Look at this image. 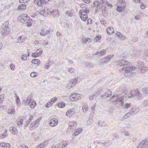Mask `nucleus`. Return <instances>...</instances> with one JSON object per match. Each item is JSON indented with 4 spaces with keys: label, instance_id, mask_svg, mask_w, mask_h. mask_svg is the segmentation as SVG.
Listing matches in <instances>:
<instances>
[{
    "label": "nucleus",
    "instance_id": "44",
    "mask_svg": "<svg viewBox=\"0 0 148 148\" xmlns=\"http://www.w3.org/2000/svg\"><path fill=\"white\" fill-rule=\"evenodd\" d=\"M143 91L144 93L146 94H148V87H146L143 89Z\"/></svg>",
    "mask_w": 148,
    "mask_h": 148
},
{
    "label": "nucleus",
    "instance_id": "35",
    "mask_svg": "<svg viewBox=\"0 0 148 148\" xmlns=\"http://www.w3.org/2000/svg\"><path fill=\"white\" fill-rule=\"evenodd\" d=\"M16 102L18 106H20V101L19 97L16 96Z\"/></svg>",
    "mask_w": 148,
    "mask_h": 148
},
{
    "label": "nucleus",
    "instance_id": "14",
    "mask_svg": "<svg viewBox=\"0 0 148 148\" xmlns=\"http://www.w3.org/2000/svg\"><path fill=\"white\" fill-rule=\"evenodd\" d=\"M32 95L30 94L28 97L25 100H24L22 102V103H23L25 105H28L31 102V97Z\"/></svg>",
    "mask_w": 148,
    "mask_h": 148
},
{
    "label": "nucleus",
    "instance_id": "37",
    "mask_svg": "<svg viewBox=\"0 0 148 148\" xmlns=\"http://www.w3.org/2000/svg\"><path fill=\"white\" fill-rule=\"evenodd\" d=\"M34 119L33 116H30L29 119L27 121L26 123V126H28L30 123L31 121Z\"/></svg>",
    "mask_w": 148,
    "mask_h": 148
},
{
    "label": "nucleus",
    "instance_id": "51",
    "mask_svg": "<svg viewBox=\"0 0 148 148\" xmlns=\"http://www.w3.org/2000/svg\"><path fill=\"white\" fill-rule=\"evenodd\" d=\"M96 106V104L95 103L91 107V112L94 113L95 111V107Z\"/></svg>",
    "mask_w": 148,
    "mask_h": 148
},
{
    "label": "nucleus",
    "instance_id": "24",
    "mask_svg": "<svg viewBox=\"0 0 148 148\" xmlns=\"http://www.w3.org/2000/svg\"><path fill=\"white\" fill-rule=\"evenodd\" d=\"M106 31L107 33L109 35L112 34L114 32V29L112 27H110L108 28L107 29Z\"/></svg>",
    "mask_w": 148,
    "mask_h": 148
},
{
    "label": "nucleus",
    "instance_id": "49",
    "mask_svg": "<svg viewBox=\"0 0 148 148\" xmlns=\"http://www.w3.org/2000/svg\"><path fill=\"white\" fill-rule=\"evenodd\" d=\"M14 109H11L9 110L8 113L10 114H13L15 113Z\"/></svg>",
    "mask_w": 148,
    "mask_h": 148
},
{
    "label": "nucleus",
    "instance_id": "40",
    "mask_svg": "<svg viewBox=\"0 0 148 148\" xmlns=\"http://www.w3.org/2000/svg\"><path fill=\"white\" fill-rule=\"evenodd\" d=\"M82 110L84 112H86L88 110V106L87 105H86L82 106Z\"/></svg>",
    "mask_w": 148,
    "mask_h": 148
},
{
    "label": "nucleus",
    "instance_id": "25",
    "mask_svg": "<svg viewBox=\"0 0 148 148\" xmlns=\"http://www.w3.org/2000/svg\"><path fill=\"white\" fill-rule=\"evenodd\" d=\"M26 5L25 4H20L18 7L19 10H25L26 9Z\"/></svg>",
    "mask_w": 148,
    "mask_h": 148
},
{
    "label": "nucleus",
    "instance_id": "13",
    "mask_svg": "<svg viewBox=\"0 0 148 148\" xmlns=\"http://www.w3.org/2000/svg\"><path fill=\"white\" fill-rule=\"evenodd\" d=\"M113 56V55H110L106 56V57L103 58L102 60L101 63H102L103 64L108 62Z\"/></svg>",
    "mask_w": 148,
    "mask_h": 148
},
{
    "label": "nucleus",
    "instance_id": "19",
    "mask_svg": "<svg viewBox=\"0 0 148 148\" xmlns=\"http://www.w3.org/2000/svg\"><path fill=\"white\" fill-rule=\"evenodd\" d=\"M139 111L138 108H132L130 110V113L133 115L136 114Z\"/></svg>",
    "mask_w": 148,
    "mask_h": 148
},
{
    "label": "nucleus",
    "instance_id": "6",
    "mask_svg": "<svg viewBox=\"0 0 148 148\" xmlns=\"http://www.w3.org/2000/svg\"><path fill=\"white\" fill-rule=\"evenodd\" d=\"M112 98H114L112 100L113 101H115L116 103H120L121 106H122L124 104V99L123 97H119L117 95H115L112 97Z\"/></svg>",
    "mask_w": 148,
    "mask_h": 148
},
{
    "label": "nucleus",
    "instance_id": "8",
    "mask_svg": "<svg viewBox=\"0 0 148 148\" xmlns=\"http://www.w3.org/2000/svg\"><path fill=\"white\" fill-rule=\"evenodd\" d=\"M81 95L79 93H75L71 94L69 97L70 100L73 101H76L81 99Z\"/></svg>",
    "mask_w": 148,
    "mask_h": 148
},
{
    "label": "nucleus",
    "instance_id": "62",
    "mask_svg": "<svg viewBox=\"0 0 148 148\" xmlns=\"http://www.w3.org/2000/svg\"><path fill=\"white\" fill-rule=\"evenodd\" d=\"M30 0H19V2L21 3H25L29 1Z\"/></svg>",
    "mask_w": 148,
    "mask_h": 148
},
{
    "label": "nucleus",
    "instance_id": "34",
    "mask_svg": "<svg viewBox=\"0 0 148 148\" xmlns=\"http://www.w3.org/2000/svg\"><path fill=\"white\" fill-rule=\"evenodd\" d=\"M58 106L59 107L61 108L64 107L65 106V104L64 102H62L58 103Z\"/></svg>",
    "mask_w": 148,
    "mask_h": 148
},
{
    "label": "nucleus",
    "instance_id": "42",
    "mask_svg": "<svg viewBox=\"0 0 148 148\" xmlns=\"http://www.w3.org/2000/svg\"><path fill=\"white\" fill-rule=\"evenodd\" d=\"M68 71L69 72L72 74L74 73L75 69L73 68H70L69 69Z\"/></svg>",
    "mask_w": 148,
    "mask_h": 148
},
{
    "label": "nucleus",
    "instance_id": "55",
    "mask_svg": "<svg viewBox=\"0 0 148 148\" xmlns=\"http://www.w3.org/2000/svg\"><path fill=\"white\" fill-rule=\"evenodd\" d=\"M46 12L45 11V10H41L40 14L43 16H45V14H46Z\"/></svg>",
    "mask_w": 148,
    "mask_h": 148
},
{
    "label": "nucleus",
    "instance_id": "57",
    "mask_svg": "<svg viewBox=\"0 0 148 148\" xmlns=\"http://www.w3.org/2000/svg\"><path fill=\"white\" fill-rule=\"evenodd\" d=\"M27 57L26 56V55H25V54L23 55L21 57V59L23 60H26L27 59Z\"/></svg>",
    "mask_w": 148,
    "mask_h": 148
},
{
    "label": "nucleus",
    "instance_id": "43",
    "mask_svg": "<svg viewBox=\"0 0 148 148\" xmlns=\"http://www.w3.org/2000/svg\"><path fill=\"white\" fill-rule=\"evenodd\" d=\"M106 50L105 49L102 50L100 52V55L101 56H103L106 53Z\"/></svg>",
    "mask_w": 148,
    "mask_h": 148
},
{
    "label": "nucleus",
    "instance_id": "47",
    "mask_svg": "<svg viewBox=\"0 0 148 148\" xmlns=\"http://www.w3.org/2000/svg\"><path fill=\"white\" fill-rule=\"evenodd\" d=\"M52 104L53 103L51 101H50L47 103L45 107L47 108H49Z\"/></svg>",
    "mask_w": 148,
    "mask_h": 148
},
{
    "label": "nucleus",
    "instance_id": "58",
    "mask_svg": "<svg viewBox=\"0 0 148 148\" xmlns=\"http://www.w3.org/2000/svg\"><path fill=\"white\" fill-rule=\"evenodd\" d=\"M41 119L42 117H39L35 121L39 125V122L41 121Z\"/></svg>",
    "mask_w": 148,
    "mask_h": 148
},
{
    "label": "nucleus",
    "instance_id": "30",
    "mask_svg": "<svg viewBox=\"0 0 148 148\" xmlns=\"http://www.w3.org/2000/svg\"><path fill=\"white\" fill-rule=\"evenodd\" d=\"M100 3L99 2L96 1H95L93 3V6L95 7H96L97 8H99L100 9L101 6H100Z\"/></svg>",
    "mask_w": 148,
    "mask_h": 148
},
{
    "label": "nucleus",
    "instance_id": "63",
    "mask_svg": "<svg viewBox=\"0 0 148 148\" xmlns=\"http://www.w3.org/2000/svg\"><path fill=\"white\" fill-rule=\"evenodd\" d=\"M103 122H102L100 121H99L98 123V124L99 126L100 127L102 126L103 125Z\"/></svg>",
    "mask_w": 148,
    "mask_h": 148
},
{
    "label": "nucleus",
    "instance_id": "18",
    "mask_svg": "<svg viewBox=\"0 0 148 148\" xmlns=\"http://www.w3.org/2000/svg\"><path fill=\"white\" fill-rule=\"evenodd\" d=\"M38 125L35 121L32 122L29 126L30 130H32L35 129L38 127Z\"/></svg>",
    "mask_w": 148,
    "mask_h": 148
},
{
    "label": "nucleus",
    "instance_id": "2",
    "mask_svg": "<svg viewBox=\"0 0 148 148\" xmlns=\"http://www.w3.org/2000/svg\"><path fill=\"white\" fill-rule=\"evenodd\" d=\"M8 21H6L1 28V34L3 36H6L10 33V29L9 27Z\"/></svg>",
    "mask_w": 148,
    "mask_h": 148
},
{
    "label": "nucleus",
    "instance_id": "27",
    "mask_svg": "<svg viewBox=\"0 0 148 148\" xmlns=\"http://www.w3.org/2000/svg\"><path fill=\"white\" fill-rule=\"evenodd\" d=\"M89 11L88 10H87L86 8L85 10H81L79 11V14H87L89 13Z\"/></svg>",
    "mask_w": 148,
    "mask_h": 148
},
{
    "label": "nucleus",
    "instance_id": "15",
    "mask_svg": "<svg viewBox=\"0 0 148 148\" xmlns=\"http://www.w3.org/2000/svg\"><path fill=\"white\" fill-rule=\"evenodd\" d=\"M58 121L57 119H51L49 122V125L51 127H54L58 124Z\"/></svg>",
    "mask_w": 148,
    "mask_h": 148
},
{
    "label": "nucleus",
    "instance_id": "20",
    "mask_svg": "<svg viewBox=\"0 0 148 148\" xmlns=\"http://www.w3.org/2000/svg\"><path fill=\"white\" fill-rule=\"evenodd\" d=\"M0 145L2 148H9L10 146V144L4 142L1 143Z\"/></svg>",
    "mask_w": 148,
    "mask_h": 148
},
{
    "label": "nucleus",
    "instance_id": "11",
    "mask_svg": "<svg viewBox=\"0 0 148 148\" xmlns=\"http://www.w3.org/2000/svg\"><path fill=\"white\" fill-rule=\"evenodd\" d=\"M67 143L65 141H63L62 143H59L56 145V148H65L68 145Z\"/></svg>",
    "mask_w": 148,
    "mask_h": 148
},
{
    "label": "nucleus",
    "instance_id": "60",
    "mask_svg": "<svg viewBox=\"0 0 148 148\" xmlns=\"http://www.w3.org/2000/svg\"><path fill=\"white\" fill-rule=\"evenodd\" d=\"M123 134L125 136H128L129 135V133L127 131H125L123 132Z\"/></svg>",
    "mask_w": 148,
    "mask_h": 148
},
{
    "label": "nucleus",
    "instance_id": "7",
    "mask_svg": "<svg viewBox=\"0 0 148 148\" xmlns=\"http://www.w3.org/2000/svg\"><path fill=\"white\" fill-rule=\"evenodd\" d=\"M116 63L118 66H125L129 64V62L125 60L122 59L116 61Z\"/></svg>",
    "mask_w": 148,
    "mask_h": 148
},
{
    "label": "nucleus",
    "instance_id": "31",
    "mask_svg": "<svg viewBox=\"0 0 148 148\" xmlns=\"http://www.w3.org/2000/svg\"><path fill=\"white\" fill-rule=\"evenodd\" d=\"M12 129L11 130H10V131L12 132L13 134L14 135L16 134L17 132V130L16 128L14 127H12Z\"/></svg>",
    "mask_w": 148,
    "mask_h": 148
},
{
    "label": "nucleus",
    "instance_id": "33",
    "mask_svg": "<svg viewBox=\"0 0 148 148\" xmlns=\"http://www.w3.org/2000/svg\"><path fill=\"white\" fill-rule=\"evenodd\" d=\"M36 102L34 101H33L32 102H31V103L30 104V106L31 108H33L36 106Z\"/></svg>",
    "mask_w": 148,
    "mask_h": 148
},
{
    "label": "nucleus",
    "instance_id": "16",
    "mask_svg": "<svg viewBox=\"0 0 148 148\" xmlns=\"http://www.w3.org/2000/svg\"><path fill=\"white\" fill-rule=\"evenodd\" d=\"M112 92L111 90H108L107 93L105 94L102 95L101 98L102 99H105L106 97H110L112 95Z\"/></svg>",
    "mask_w": 148,
    "mask_h": 148
},
{
    "label": "nucleus",
    "instance_id": "61",
    "mask_svg": "<svg viewBox=\"0 0 148 148\" xmlns=\"http://www.w3.org/2000/svg\"><path fill=\"white\" fill-rule=\"evenodd\" d=\"M101 38V37L100 36H97L95 37V39L97 41H98L100 40Z\"/></svg>",
    "mask_w": 148,
    "mask_h": 148
},
{
    "label": "nucleus",
    "instance_id": "59",
    "mask_svg": "<svg viewBox=\"0 0 148 148\" xmlns=\"http://www.w3.org/2000/svg\"><path fill=\"white\" fill-rule=\"evenodd\" d=\"M116 35H117L118 37H119L120 38L122 35V34H121V33L119 32H117L116 33Z\"/></svg>",
    "mask_w": 148,
    "mask_h": 148
},
{
    "label": "nucleus",
    "instance_id": "32",
    "mask_svg": "<svg viewBox=\"0 0 148 148\" xmlns=\"http://www.w3.org/2000/svg\"><path fill=\"white\" fill-rule=\"evenodd\" d=\"M46 142H44L40 144L36 148H45L46 145Z\"/></svg>",
    "mask_w": 148,
    "mask_h": 148
},
{
    "label": "nucleus",
    "instance_id": "5",
    "mask_svg": "<svg viewBox=\"0 0 148 148\" xmlns=\"http://www.w3.org/2000/svg\"><path fill=\"white\" fill-rule=\"evenodd\" d=\"M134 96L137 97L139 100H140L143 98V95L139 91L134 90L132 91L129 95V97L131 98Z\"/></svg>",
    "mask_w": 148,
    "mask_h": 148
},
{
    "label": "nucleus",
    "instance_id": "54",
    "mask_svg": "<svg viewBox=\"0 0 148 148\" xmlns=\"http://www.w3.org/2000/svg\"><path fill=\"white\" fill-rule=\"evenodd\" d=\"M57 100V98L56 97H54L52 98L51 100V102L53 104Z\"/></svg>",
    "mask_w": 148,
    "mask_h": 148
},
{
    "label": "nucleus",
    "instance_id": "41",
    "mask_svg": "<svg viewBox=\"0 0 148 148\" xmlns=\"http://www.w3.org/2000/svg\"><path fill=\"white\" fill-rule=\"evenodd\" d=\"M46 31L44 29H42L41 32L40 33V35L42 36H45L46 35Z\"/></svg>",
    "mask_w": 148,
    "mask_h": 148
},
{
    "label": "nucleus",
    "instance_id": "26",
    "mask_svg": "<svg viewBox=\"0 0 148 148\" xmlns=\"http://www.w3.org/2000/svg\"><path fill=\"white\" fill-rule=\"evenodd\" d=\"M83 129L82 128H79V129H75L74 132V134L75 136L78 135L82 131Z\"/></svg>",
    "mask_w": 148,
    "mask_h": 148
},
{
    "label": "nucleus",
    "instance_id": "10",
    "mask_svg": "<svg viewBox=\"0 0 148 148\" xmlns=\"http://www.w3.org/2000/svg\"><path fill=\"white\" fill-rule=\"evenodd\" d=\"M148 147V139H145L142 141L137 148H144Z\"/></svg>",
    "mask_w": 148,
    "mask_h": 148
},
{
    "label": "nucleus",
    "instance_id": "46",
    "mask_svg": "<svg viewBox=\"0 0 148 148\" xmlns=\"http://www.w3.org/2000/svg\"><path fill=\"white\" fill-rule=\"evenodd\" d=\"M7 130H5L4 134L1 136V137H3V138H6L8 136L7 134Z\"/></svg>",
    "mask_w": 148,
    "mask_h": 148
},
{
    "label": "nucleus",
    "instance_id": "39",
    "mask_svg": "<svg viewBox=\"0 0 148 148\" xmlns=\"http://www.w3.org/2000/svg\"><path fill=\"white\" fill-rule=\"evenodd\" d=\"M131 105L130 103H126L125 104L123 108L124 109H127L130 107Z\"/></svg>",
    "mask_w": 148,
    "mask_h": 148
},
{
    "label": "nucleus",
    "instance_id": "4",
    "mask_svg": "<svg viewBox=\"0 0 148 148\" xmlns=\"http://www.w3.org/2000/svg\"><path fill=\"white\" fill-rule=\"evenodd\" d=\"M137 67L142 73H144L148 70V68L144 66L143 62L139 61L137 62Z\"/></svg>",
    "mask_w": 148,
    "mask_h": 148
},
{
    "label": "nucleus",
    "instance_id": "21",
    "mask_svg": "<svg viewBox=\"0 0 148 148\" xmlns=\"http://www.w3.org/2000/svg\"><path fill=\"white\" fill-rule=\"evenodd\" d=\"M75 113V112L74 111L71 110H69L66 112V115L68 116L71 117Z\"/></svg>",
    "mask_w": 148,
    "mask_h": 148
},
{
    "label": "nucleus",
    "instance_id": "64",
    "mask_svg": "<svg viewBox=\"0 0 148 148\" xmlns=\"http://www.w3.org/2000/svg\"><path fill=\"white\" fill-rule=\"evenodd\" d=\"M92 23V20L91 18H89L87 20V24H91Z\"/></svg>",
    "mask_w": 148,
    "mask_h": 148
},
{
    "label": "nucleus",
    "instance_id": "56",
    "mask_svg": "<svg viewBox=\"0 0 148 148\" xmlns=\"http://www.w3.org/2000/svg\"><path fill=\"white\" fill-rule=\"evenodd\" d=\"M37 52L38 53L39 56L41 54H42V50L41 49H37Z\"/></svg>",
    "mask_w": 148,
    "mask_h": 148
},
{
    "label": "nucleus",
    "instance_id": "1",
    "mask_svg": "<svg viewBox=\"0 0 148 148\" xmlns=\"http://www.w3.org/2000/svg\"><path fill=\"white\" fill-rule=\"evenodd\" d=\"M18 19L19 21L25 24L28 27H31L33 22V21L26 14L21 15L18 17Z\"/></svg>",
    "mask_w": 148,
    "mask_h": 148
},
{
    "label": "nucleus",
    "instance_id": "28",
    "mask_svg": "<svg viewBox=\"0 0 148 148\" xmlns=\"http://www.w3.org/2000/svg\"><path fill=\"white\" fill-rule=\"evenodd\" d=\"M120 5H117L116 10L119 12H121L125 10V7H121Z\"/></svg>",
    "mask_w": 148,
    "mask_h": 148
},
{
    "label": "nucleus",
    "instance_id": "17",
    "mask_svg": "<svg viewBox=\"0 0 148 148\" xmlns=\"http://www.w3.org/2000/svg\"><path fill=\"white\" fill-rule=\"evenodd\" d=\"M116 5V6L117 5H120L121 7L125 8L126 7V3L124 0H119Z\"/></svg>",
    "mask_w": 148,
    "mask_h": 148
},
{
    "label": "nucleus",
    "instance_id": "53",
    "mask_svg": "<svg viewBox=\"0 0 148 148\" xmlns=\"http://www.w3.org/2000/svg\"><path fill=\"white\" fill-rule=\"evenodd\" d=\"M4 99V95L2 94L0 95V103H2Z\"/></svg>",
    "mask_w": 148,
    "mask_h": 148
},
{
    "label": "nucleus",
    "instance_id": "23",
    "mask_svg": "<svg viewBox=\"0 0 148 148\" xmlns=\"http://www.w3.org/2000/svg\"><path fill=\"white\" fill-rule=\"evenodd\" d=\"M80 15V17L81 19L83 21H86L88 18L87 14H79Z\"/></svg>",
    "mask_w": 148,
    "mask_h": 148
},
{
    "label": "nucleus",
    "instance_id": "48",
    "mask_svg": "<svg viewBox=\"0 0 148 148\" xmlns=\"http://www.w3.org/2000/svg\"><path fill=\"white\" fill-rule=\"evenodd\" d=\"M32 56V57L34 58L38 57L39 56L38 53L37 52L33 53Z\"/></svg>",
    "mask_w": 148,
    "mask_h": 148
},
{
    "label": "nucleus",
    "instance_id": "36",
    "mask_svg": "<svg viewBox=\"0 0 148 148\" xmlns=\"http://www.w3.org/2000/svg\"><path fill=\"white\" fill-rule=\"evenodd\" d=\"M47 11L48 12H47V13H48V14L49 13H50V14H53L52 15H56V14H54V12L56 11V10H53L52 11H51L50 9H48L47 10Z\"/></svg>",
    "mask_w": 148,
    "mask_h": 148
},
{
    "label": "nucleus",
    "instance_id": "45",
    "mask_svg": "<svg viewBox=\"0 0 148 148\" xmlns=\"http://www.w3.org/2000/svg\"><path fill=\"white\" fill-rule=\"evenodd\" d=\"M37 75V73L35 72H32L30 74L31 76L33 77H36Z\"/></svg>",
    "mask_w": 148,
    "mask_h": 148
},
{
    "label": "nucleus",
    "instance_id": "3",
    "mask_svg": "<svg viewBox=\"0 0 148 148\" xmlns=\"http://www.w3.org/2000/svg\"><path fill=\"white\" fill-rule=\"evenodd\" d=\"M135 68L134 66H130L126 67H123L121 70H120V71H125L124 73V75L127 77H130L132 75L135 74V72L132 71L135 70Z\"/></svg>",
    "mask_w": 148,
    "mask_h": 148
},
{
    "label": "nucleus",
    "instance_id": "9",
    "mask_svg": "<svg viewBox=\"0 0 148 148\" xmlns=\"http://www.w3.org/2000/svg\"><path fill=\"white\" fill-rule=\"evenodd\" d=\"M50 0H34V2L38 6H42L47 3Z\"/></svg>",
    "mask_w": 148,
    "mask_h": 148
},
{
    "label": "nucleus",
    "instance_id": "22",
    "mask_svg": "<svg viewBox=\"0 0 148 148\" xmlns=\"http://www.w3.org/2000/svg\"><path fill=\"white\" fill-rule=\"evenodd\" d=\"M78 80V77H76L75 79H71L70 82L72 84V86H74L77 83V81Z\"/></svg>",
    "mask_w": 148,
    "mask_h": 148
},
{
    "label": "nucleus",
    "instance_id": "50",
    "mask_svg": "<svg viewBox=\"0 0 148 148\" xmlns=\"http://www.w3.org/2000/svg\"><path fill=\"white\" fill-rule=\"evenodd\" d=\"M23 124V120L22 119L20 121H18L17 125L18 126L21 125Z\"/></svg>",
    "mask_w": 148,
    "mask_h": 148
},
{
    "label": "nucleus",
    "instance_id": "52",
    "mask_svg": "<svg viewBox=\"0 0 148 148\" xmlns=\"http://www.w3.org/2000/svg\"><path fill=\"white\" fill-rule=\"evenodd\" d=\"M46 35L50 34L52 32H53V30L51 29H49L48 30H46Z\"/></svg>",
    "mask_w": 148,
    "mask_h": 148
},
{
    "label": "nucleus",
    "instance_id": "29",
    "mask_svg": "<svg viewBox=\"0 0 148 148\" xmlns=\"http://www.w3.org/2000/svg\"><path fill=\"white\" fill-rule=\"evenodd\" d=\"M32 64H36L37 66L40 65V61L36 59H34L32 60Z\"/></svg>",
    "mask_w": 148,
    "mask_h": 148
},
{
    "label": "nucleus",
    "instance_id": "12",
    "mask_svg": "<svg viewBox=\"0 0 148 148\" xmlns=\"http://www.w3.org/2000/svg\"><path fill=\"white\" fill-rule=\"evenodd\" d=\"M69 127L68 129L72 130L75 128L77 126L76 122L75 121H73L69 123Z\"/></svg>",
    "mask_w": 148,
    "mask_h": 148
},
{
    "label": "nucleus",
    "instance_id": "38",
    "mask_svg": "<svg viewBox=\"0 0 148 148\" xmlns=\"http://www.w3.org/2000/svg\"><path fill=\"white\" fill-rule=\"evenodd\" d=\"M25 40V39L22 36H19L18 38V41L19 42L21 43L23 42Z\"/></svg>",
    "mask_w": 148,
    "mask_h": 148
}]
</instances>
